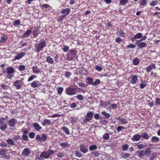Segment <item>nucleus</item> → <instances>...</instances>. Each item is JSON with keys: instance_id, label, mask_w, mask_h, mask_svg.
<instances>
[{"instance_id": "nucleus-1", "label": "nucleus", "mask_w": 160, "mask_h": 160, "mask_svg": "<svg viewBox=\"0 0 160 160\" xmlns=\"http://www.w3.org/2000/svg\"><path fill=\"white\" fill-rule=\"evenodd\" d=\"M77 54V51L75 49L70 50L67 54V59L70 61L73 59Z\"/></svg>"}, {"instance_id": "nucleus-2", "label": "nucleus", "mask_w": 160, "mask_h": 160, "mask_svg": "<svg viewBox=\"0 0 160 160\" xmlns=\"http://www.w3.org/2000/svg\"><path fill=\"white\" fill-rule=\"evenodd\" d=\"M70 86L65 89L66 93L69 95H73L76 94L77 89L75 88H72Z\"/></svg>"}, {"instance_id": "nucleus-3", "label": "nucleus", "mask_w": 160, "mask_h": 160, "mask_svg": "<svg viewBox=\"0 0 160 160\" xmlns=\"http://www.w3.org/2000/svg\"><path fill=\"white\" fill-rule=\"evenodd\" d=\"M46 42L43 40L40 43L36 44L35 45V51L38 53L39 52L46 46Z\"/></svg>"}, {"instance_id": "nucleus-4", "label": "nucleus", "mask_w": 160, "mask_h": 160, "mask_svg": "<svg viewBox=\"0 0 160 160\" xmlns=\"http://www.w3.org/2000/svg\"><path fill=\"white\" fill-rule=\"evenodd\" d=\"M6 71L7 74L8 75L7 78L9 79H11V78L13 76V73L15 71L14 68L11 67H8L7 68Z\"/></svg>"}, {"instance_id": "nucleus-5", "label": "nucleus", "mask_w": 160, "mask_h": 160, "mask_svg": "<svg viewBox=\"0 0 160 160\" xmlns=\"http://www.w3.org/2000/svg\"><path fill=\"white\" fill-rule=\"evenodd\" d=\"M93 115V113L92 112H90L87 113L83 120V122L86 123L87 122L91 120L92 118Z\"/></svg>"}, {"instance_id": "nucleus-6", "label": "nucleus", "mask_w": 160, "mask_h": 160, "mask_svg": "<svg viewBox=\"0 0 160 160\" xmlns=\"http://www.w3.org/2000/svg\"><path fill=\"white\" fill-rule=\"evenodd\" d=\"M17 122V120L15 118H12L9 120L8 125L10 127V129L13 130L14 128L15 124Z\"/></svg>"}, {"instance_id": "nucleus-7", "label": "nucleus", "mask_w": 160, "mask_h": 160, "mask_svg": "<svg viewBox=\"0 0 160 160\" xmlns=\"http://www.w3.org/2000/svg\"><path fill=\"white\" fill-rule=\"evenodd\" d=\"M36 138L41 142H43L46 140L47 137L45 134L42 135L41 136L40 135H37Z\"/></svg>"}, {"instance_id": "nucleus-8", "label": "nucleus", "mask_w": 160, "mask_h": 160, "mask_svg": "<svg viewBox=\"0 0 160 160\" xmlns=\"http://www.w3.org/2000/svg\"><path fill=\"white\" fill-rule=\"evenodd\" d=\"M5 151L4 149H1L0 150V155L4 159H8L10 158V157L9 155H7L5 153Z\"/></svg>"}, {"instance_id": "nucleus-9", "label": "nucleus", "mask_w": 160, "mask_h": 160, "mask_svg": "<svg viewBox=\"0 0 160 160\" xmlns=\"http://www.w3.org/2000/svg\"><path fill=\"white\" fill-rule=\"evenodd\" d=\"M25 55V53L23 52L18 53L16 56H15L13 60H19L21 58Z\"/></svg>"}, {"instance_id": "nucleus-10", "label": "nucleus", "mask_w": 160, "mask_h": 160, "mask_svg": "<svg viewBox=\"0 0 160 160\" xmlns=\"http://www.w3.org/2000/svg\"><path fill=\"white\" fill-rule=\"evenodd\" d=\"M23 82L21 80H17L14 82L15 86L16 87L17 89H19L21 88V86L22 85Z\"/></svg>"}, {"instance_id": "nucleus-11", "label": "nucleus", "mask_w": 160, "mask_h": 160, "mask_svg": "<svg viewBox=\"0 0 160 160\" xmlns=\"http://www.w3.org/2000/svg\"><path fill=\"white\" fill-rule=\"evenodd\" d=\"M141 135L138 133L135 134L131 138V140L134 141H139L141 139Z\"/></svg>"}, {"instance_id": "nucleus-12", "label": "nucleus", "mask_w": 160, "mask_h": 160, "mask_svg": "<svg viewBox=\"0 0 160 160\" xmlns=\"http://www.w3.org/2000/svg\"><path fill=\"white\" fill-rule=\"evenodd\" d=\"M41 85L40 82L37 80L34 81L31 84V86L34 88L39 87Z\"/></svg>"}, {"instance_id": "nucleus-13", "label": "nucleus", "mask_w": 160, "mask_h": 160, "mask_svg": "<svg viewBox=\"0 0 160 160\" xmlns=\"http://www.w3.org/2000/svg\"><path fill=\"white\" fill-rule=\"evenodd\" d=\"M31 153V150L28 148L24 149L22 152V154L23 155L26 156H28Z\"/></svg>"}, {"instance_id": "nucleus-14", "label": "nucleus", "mask_w": 160, "mask_h": 160, "mask_svg": "<svg viewBox=\"0 0 160 160\" xmlns=\"http://www.w3.org/2000/svg\"><path fill=\"white\" fill-rule=\"evenodd\" d=\"M79 149L80 151L83 153H85L88 151V149L83 144L80 145Z\"/></svg>"}, {"instance_id": "nucleus-15", "label": "nucleus", "mask_w": 160, "mask_h": 160, "mask_svg": "<svg viewBox=\"0 0 160 160\" xmlns=\"http://www.w3.org/2000/svg\"><path fill=\"white\" fill-rule=\"evenodd\" d=\"M49 157V156L47 151L46 152H43L40 155V157L41 158H48Z\"/></svg>"}, {"instance_id": "nucleus-16", "label": "nucleus", "mask_w": 160, "mask_h": 160, "mask_svg": "<svg viewBox=\"0 0 160 160\" xmlns=\"http://www.w3.org/2000/svg\"><path fill=\"white\" fill-rule=\"evenodd\" d=\"M70 11V9L67 8L65 9H62L61 12L62 13L64 14V15H65V16H66L69 13Z\"/></svg>"}, {"instance_id": "nucleus-17", "label": "nucleus", "mask_w": 160, "mask_h": 160, "mask_svg": "<svg viewBox=\"0 0 160 160\" xmlns=\"http://www.w3.org/2000/svg\"><path fill=\"white\" fill-rule=\"evenodd\" d=\"M155 65L153 63L151 65H150L146 68V71L147 72H150L153 69L156 68Z\"/></svg>"}, {"instance_id": "nucleus-18", "label": "nucleus", "mask_w": 160, "mask_h": 160, "mask_svg": "<svg viewBox=\"0 0 160 160\" xmlns=\"http://www.w3.org/2000/svg\"><path fill=\"white\" fill-rule=\"evenodd\" d=\"M100 105L102 106H107L108 105L110 104V102L109 101L107 102H103L102 100H101L100 102Z\"/></svg>"}, {"instance_id": "nucleus-19", "label": "nucleus", "mask_w": 160, "mask_h": 160, "mask_svg": "<svg viewBox=\"0 0 160 160\" xmlns=\"http://www.w3.org/2000/svg\"><path fill=\"white\" fill-rule=\"evenodd\" d=\"M136 154L139 158H142L145 155L144 150H141L139 151H137L136 152Z\"/></svg>"}, {"instance_id": "nucleus-20", "label": "nucleus", "mask_w": 160, "mask_h": 160, "mask_svg": "<svg viewBox=\"0 0 160 160\" xmlns=\"http://www.w3.org/2000/svg\"><path fill=\"white\" fill-rule=\"evenodd\" d=\"M33 72L34 73L38 74L41 71L40 69L38 68L37 66H33L32 68Z\"/></svg>"}, {"instance_id": "nucleus-21", "label": "nucleus", "mask_w": 160, "mask_h": 160, "mask_svg": "<svg viewBox=\"0 0 160 160\" xmlns=\"http://www.w3.org/2000/svg\"><path fill=\"white\" fill-rule=\"evenodd\" d=\"M137 76H133L130 81V82L131 83L133 84H136L137 82Z\"/></svg>"}, {"instance_id": "nucleus-22", "label": "nucleus", "mask_w": 160, "mask_h": 160, "mask_svg": "<svg viewBox=\"0 0 160 160\" xmlns=\"http://www.w3.org/2000/svg\"><path fill=\"white\" fill-rule=\"evenodd\" d=\"M42 124L43 126H45L46 125H50L52 124V123L50 120L45 119L42 122Z\"/></svg>"}, {"instance_id": "nucleus-23", "label": "nucleus", "mask_w": 160, "mask_h": 160, "mask_svg": "<svg viewBox=\"0 0 160 160\" xmlns=\"http://www.w3.org/2000/svg\"><path fill=\"white\" fill-rule=\"evenodd\" d=\"M33 127L34 128L38 131L41 129L42 128V127H40V125L37 122H35L34 123Z\"/></svg>"}, {"instance_id": "nucleus-24", "label": "nucleus", "mask_w": 160, "mask_h": 160, "mask_svg": "<svg viewBox=\"0 0 160 160\" xmlns=\"http://www.w3.org/2000/svg\"><path fill=\"white\" fill-rule=\"evenodd\" d=\"M159 138L156 136H153L151 138V141L153 143H157L159 141Z\"/></svg>"}, {"instance_id": "nucleus-25", "label": "nucleus", "mask_w": 160, "mask_h": 160, "mask_svg": "<svg viewBox=\"0 0 160 160\" xmlns=\"http://www.w3.org/2000/svg\"><path fill=\"white\" fill-rule=\"evenodd\" d=\"M147 43L145 42H140L138 45V47L139 48H142L145 47L147 46Z\"/></svg>"}, {"instance_id": "nucleus-26", "label": "nucleus", "mask_w": 160, "mask_h": 160, "mask_svg": "<svg viewBox=\"0 0 160 160\" xmlns=\"http://www.w3.org/2000/svg\"><path fill=\"white\" fill-rule=\"evenodd\" d=\"M87 83L89 85H92L93 86V79L91 77L87 78L86 80Z\"/></svg>"}, {"instance_id": "nucleus-27", "label": "nucleus", "mask_w": 160, "mask_h": 160, "mask_svg": "<svg viewBox=\"0 0 160 160\" xmlns=\"http://www.w3.org/2000/svg\"><path fill=\"white\" fill-rule=\"evenodd\" d=\"M69 145L67 142H62L60 144V146L63 148L67 147L69 146Z\"/></svg>"}, {"instance_id": "nucleus-28", "label": "nucleus", "mask_w": 160, "mask_h": 160, "mask_svg": "<svg viewBox=\"0 0 160 160\" xmlns=\"http://www.w3.org/2000/svg\"><path fill=\"white\" fill-rule=\"evenodd\" d=\"M46 60L50 64H53L54 63V61L53 58L50 56H48Z\"/></svg>"}, {"instance_id": "nucleus-29", "label": "nucleus", "mask_w": 160, "mask_h": 160, "mask_svg": "<svg viewBox=\"0 0 160 160\" xmlns=\"http://www.w3.org/2000/svg\"><path fill=\"white\" fill-rule=\"evenodd\" d=\"M101 114L102 115L104 116L105 118H109L110 116V115L109 113H107L105 111H103L102 112Z\"/></svg>"}, {"instance_id": "nucleus-30", "label": "nucleus", "mask_w": 160, "mask_h": 160, "mask_svg": "<svg viewBox=\"0 0 160 160\" xmlns=\"http://www.w3.org/2000/svg\"><path fill=\"white\" fill-rule=\"evenodd\" d=\"M32 32V30H28L26 31L25 32L24 34V37H28L30 34H31Z\"/></svg>"}, {"instance_id": "nucleus-31", "label": "nucleus", "mask_w": 160, "mask_h": 160, "mask_svg": "<svg viewBox=\"0 0 160 160\" xmlns=\"http://www.w3.org/2000/svg\"><path fill=\"white\" fill-rule=\"evenodd\" d=\"M7 128V125L5 123L0 125V129L2 131H4Z\"/></svg>"}, {"instance_id": "nucleus-32", "label": "nucleus", "mask_w": 160, "mask_h": 160, "mask_svg": "<svg viewBox=\"0 0 160 160\" xmlns=\"http://www.w3.org/2000/svg\"><path fill=\"white\" fill-rule=\"evenodd\" d=\"M142 34L141 33H137L133 37V38L134 39H139L142 37Z\"/></svg>"}, {"instance_id": "nucleus-33", "label": "nucleus", "mask_w": 160, "mask_h": 160, "mask_svg": "<svg viewBox=\"0 0 160 160\" xmlns=\"http://www.w3.org/2000/svg\"><path fill=\"white\" fill-rule=\"evenodd\" d=\"M122 155H121L122 157L126 159L130 156V154L129 153H122Z\"/></svg>"}, {"instance_id": "nucleus-34", "label": "nucleus", "mask_w": 160, "mask_h": 160, "mask_svg": "<svg viewBox=\"0 0 160 160\" xmlns=\"http://www.w3.org/2000/svg\"><path fill=\"white\" fill-rule=\"evenodd\" d=\"M62 129L68 135L70 134V132L68 129L65 127H63L62 128Z\"/></svg>"}, {"instance_id": "nucleus-35", "label": "nucleus", "mask_w": 160, "mask_h": 160, "mask_svg": "<svg viewBox=\"0 0 160 160\" xmlns=\"http://www.w3.org/2000/svg\"><path fill=\"white\" fill-rule=\"evenodd\" d=\"M151 148H148L146 149L144 153L145 155L148 156L149 154L151 152Z\"/></svg>"}, {"instance_id": "nucleus-36", "label": "nucleus", "mask_w": 160, "mask_h": 160, "mask_svg": "<svg viewBox=\"0 0 160 160\" xmlns=\"http://www.w3.org/2000/svg\"><path fill=\"white\" fill-rule=\"evenodd\" d=\"M117 35H121L123 37H125V33L124 32H123L122 30H120L118 31L117 33Z\"/></svg>"}, {"instance_id": "nucleus-37", "label": "nucleus", "mask_w": 160, "mask_h": 160, "mask_svg": "<svg viewBox=\"0 0 160 160\" xmlns=\"http://www.w3.org/2000/svg\"><path fill=\"white\" fill-rule=\"evenodd\" d=\"M146 147V144H141L138 145V148L139 149H141L145 148Z\"/></svg>"}, {"instance_id": "nucleus-38", "label": "nucleus", "mask_w": 160, "mask_h": 160, "mask_svg": "<svg viewBox=\"0 0 160 160\" xmlns=\"http://www.w3.org/2000/svg\"><path fill=\"white\" fill-rule=\"evenodd\" d=\"M104 140H108L109 138V136L108 133H106L103 136Z\"/></svg>"}, {"instance_id": "nucleus-39", "label": "nucleus", "mask_w": 160, "mask_h": 160, "mask_svg": "<svg viewBox=\"0 0 160 160\" xmlns=\"http://www.w3.org/2000/svg\"><path fill=\"white\" fill-rule=\"evenodd\" d=\"M139 62V59L138 58H136L133 60V64L135 65H138Z\"/></svg>"}, {"instance_id": "nucleus-40", "label": "nucleus", "mask_w": 160, "mask_h": 160, "mask_svg": "<svg viewBox=\"0 0 160 160\" xmlns=\"http://www.w3.org/2000/svg\"><path fill=\"white\" fill-rule=\"evenodd\" d=\"M7 142L8 143L11 145H15L13 141L11 139H8L7 140Z\"/></svg>"}, {"instance_id": "nucleus-41", "label": "nucleus", "mask_w": 160, "mask_h": 160, "mask_svg": "<svg viewBox=\"0 0 160 160\" xmlns=\"http://www.w3.org/2000/svg\"><path fill=\"white\" fill-rule=\"evenodd\" d=\"M75 153L76 156L78 157H81L82 156V154L78 150L75 152Z\"/></svg>"}, {"instance_id": "nucleus-42", "label": "nucleus", "mask_w": 160, "mask_h": 160, "mask_svg": "<svg viewBox=\"0 0 160 160\" xmlns=\"http://www.w3.org/2000/svg\"><path fill=\"white\" fill-rule=\"evenodd\" d=\"M120 122H121L122 124H126L128 123V121L124 118H121L120 120Z\"/></svg>"}, {"instance_id": "nucleus-43", "label": "nucleus", "mask_w": 160, "mask_h": 160, "mask_svg": "<svg viewBox=\"0 0 160 160\" xmlns=\"http://www.w3.org/2000/svg\"><path fill=\"white\" fill-rule=\"evenodd\" d=\"M100 82V81L99 79H97L93 83V86H97L99 84Z\"/></svg>"}, {"instance_id": "nucleus-44", "label": "nucleus", "mask_w": 160, "mask_h": 160, "mask_svg": "<svg viewBox=\"0 0 160 160\" xmlns=\"http://www.w3.org/2000/svg\"><path fill=\"white\" fill-rule=\"evenodd\" d=\"M125 128L122 126H118L117 128V129L118 132H120L123 129H125Z\"/></svg>"}, {"instance_id": "nucleus-45", "label": "nucleus", "mask_w": 160, "mask_h": 160, "mask_svg": "<svg viewBox=\"0 0 160 160\" xmlns=\"http://www.w3.org/2000/svg\"><path fill=\"white\" fill-rule=\"evenodd\" d=\"M128 2V0H120V3L122 5H124Z\"/></svg>"}, {"instance_id": "nucleus-46", "label": "nucleus", "mask_w": 160, "mask_h": 160, "mask_svg": "<svg viewBox=\"0 0 160 160\" xmlns=\"http://www.w3.org/2000/svg\"><path fill=\"white\" fill-rule=\"evenodd\" d=\"M76 98L78 100L80 101H82L83 99V97L82 96L81 94H79L76 97Z\"/></svg>"}, {"instance_id": "nucleus-47", "label": "nucleus", "mask_w": 160, "mask_h": 160, "mask_svg": "<svg viewBox=\"0 0 160 160\" xmlns=\"http://www.w3.org/2000/svg\"><path fill=\"white\" fill-rule=\"evenodd\" d=\"M97 148V146L96 145H92L90 146L89 149L90 150L92 151L96 150Z\"/></svg>"}, {"instance_id": "nucleus-48", "label": "nucleus", "mask_w": 160, "mask_h": 160, "mask_svg": "<svg viewBox=\"0 0 160 160\" xmlns=\"http://www.w3.org/2000/svg\"><path fill=\"white\" fill-rule=\"evenodd\" d=\"M7 37L6 36H2V38L0 40V42H5V40L7 39Z\"/></svg>"}, {"instance_id": "nucleus-49", "label": "nucleus", "mask_w": 160, "mask_h": 160, "mask_svg": "<svg viewBox=\"0 0 160 160\" xmlns=\"http://www.w3.org/2000/svg\"><path fill=\"white\" fill-rule=\"evenodd\" d=\"M151 155L149 156L150 157V158L151 159H153L154 158H156L157 157V154L156 152H153L151 154Z\"/></svg>"}, {"instance_id": "nucleus-50", "label": "nucleus", "mask_w": 160, "mask_h": 160, "mask_svg": "<svg viewBox=\"0 0 160 160\" xmlns=\"http://www.w3.org/2000/svg\"><path fill=\"white\" fill-rule=\"evenodd\" d=\"M65 15H62L60 16L59 18L58 21L59 22H61L62 20L66 18Z\"/></svg>"}, {"instance_id": "nucleus-51", "label": "nucleus", "mask_w": 160, "mask_h": 160, "mask_svg": "<svg viewBox=\"0 0 160 160\" xmlns=\"http://www.w3.org/2000/svg\"><path fill=\"white\" fill-rule=\"evenodd\" d=\"M79 86L80 88H84L86 87V85L81 82H79L78 83Z\"/></svg>"}, {"instance_id": "nucleus-52", "label": "nucleus", "mask_w": 160, "mask_h": 160, "mask_svg": "<svg viewBox=\"0 0 160 160\" xmlns=\"http://www.w3.org/2000/svg\"><path fill=\"white\" fill-rule=\"evenodd\" d=\"M25 69V67L24 65H21L19 66L18 69L20 71H22L24 70Z\"/></svg>"}, {"instance_id": "nucleus-53", "label": "nucleus", "mask_w": 160, "mask_h": 160, "mask_svg": "<svg viewBox=\"0 0 160 160\" xmlns=\"http://www.w3.org/2000/svg\"><path fill=\"white\" fill-rule=\"evenodd\" d=\"M128 148V146L127 144H125L123 146L122 148V149L123 151H126Z\"/></svg>"}, {"instance_id": "nucleus-54", "label": "nucleus", "mask_w": 160, "mask_h": 160, "mask_svg": "<svg viewBox=\"0 0 160 160\" xmlns=\"http://www.w3.org/2000/svg\"><path fill=\"white\" fill-rule=\"evenodd\" d=\"M63 52H67L69 50V47L65 45H64L63 46Z\"/></svg>"}, {"instance_id": "nucleus-55", "label": "nucleus", "mask_w": 160, "mask_h": 160, "mask_svg": "<svg viewBox=\"0 0 160 160\" xmlns=\"http://www.w3.org/2000/svg\"><path fill=\"white\" fill-rule=\"evenodd\" d=\"M143 137L145 139H148L149 138V136L147 134L144 132L143 134Z\"/></svg>"}, {"instance_id": "nucleus-56", "label": "nucleus", "mask_w": 160, "mask_h": 160, "mask_svg": "<svg viewBox=\"0 0 160 160\" xmlns=\"http://www.w3.org/2000/svg\"><path fill=\"white\" fill-rule=\"evenodd\" d=\"M38 31L37 30L33 31V34L34 37H37L38 35Z\"/></svg>"}, {"instance_id": "nucleus-57", "label": "nucleus", "mask_w": 160, "mask_h": 160, "mask_svg": "<svg viewBox=\"0 0 160 160\" xmlns=\"http://www.w3.org/2000/svg\"><path fill=\"white\" fill-rule=\"evenodd\" d=\"M92 154H93L95 157H98L100 155L98 151H95L94 152H92Z\"/></svg>"}, {"instance_id": "nucleus-58", "label": "nucleus", "mask_w": 160, "mask_h": 160, "mask_svg": "<svg viewBox=\"0 0 160 160\" xmlns=\"http://www.w3.org/2000/svg\"><path fill=\"white\" fill-rule=\"evenodd\" d=\"M35 133L33 132H31L30 133L29 135V137L30 138H34L35 136Z\"/></svg>"}, {"instance_id": "nucleus-59", "label": "nucleus", "mask_w": 160, "mask_h": 160, "mask_svg": "<svg viewBox=\"0 0 160 160\" xmlns=\"http://www.w3.org/2000/svg\"><path fill=\"white\" fill-rule=\"evenodd\" d=\"M100 115L98 113H96L94 115V118L96 120H98L100 119Z\"/></svg>"}, {"instance_id": "nucleus-60", "label": "nucleus", "mask_w": 160, "mask_h": 160, "mask_svg": "<svg viewBox=\"0 0 160 160\" xmlns=\"http://www.w3.org/2000/svg\"><path fill=\"white\" fill-rule=\"evenodd\" d=\"M63 89L61 87L58 88V92L59 94H61L63 91Z\"/></svg>"}, {"instance_id": "nucleus-61", "label": "nucleus", "mask_w": 160, "mask_h": 160, "mask_svg": "<svg viewBox=\"0 0 160 160\" xmlns=\"http://www.w3.org/2000/svg\"><path fill=\"white\" fill-rule=\"evenodd\" d=\"M147 3L146 1V0H141V5L142 6H144L146 5Z\"/></svg>"}, {"instance_id": "nucleus-62", "label": "nucleus", "mask_w": 160, "mask_h": 160, "mask_svg": "<svg viewBox=\"0 0 160 160\" xmlns=\"http://www.w3.org/2000/svg\"><path fill=\"white\" fill-rule=\"evenodd\" d=\"M127 47L129 48H134L136 47V46L133 44H131L127 46Z\"/></svg>"}, {"instance_id": "nucleus-63", "label": "nucleus", "mask_w": 160, "mask_h": 160, "mask_svg": "<svg viewBox=\"0 0 160 160\" xmlns=\"http://www.w3.org/2000/svg\"><path fill=\"white\" fill-rule=\"evenodd\" d=\"M47 151L49 156L50 155L53 154L54 153V152L52 150H49Z\"/></svg>"}, {"instance_id": "nucleus-64", "label": "nucleus", "mask_w": 160, "mask_h": 160, "mask_svg": "<svg viewBox=\"0 0 160 160\" xmlns=\"http://www.w3.org/2000/svg\"><path fill=\"white\" fill-rule=\"evenodd\" d=\"M155 104L157 105H160V99L158 98L156 99Z\"/></svg>"}]
</instances>
